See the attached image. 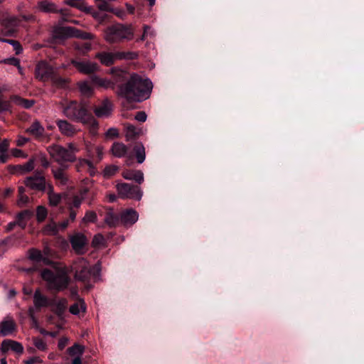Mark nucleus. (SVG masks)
Returning <instances> with one entry per match:
<instances>
[{
  "instance_id": "nucleus-28",
  "label": "nucleus",
  "mask_w": 364,
  "mask_h": 364,
  "mask_svg": "<svg viewBox=\"0 0 364 364\" xmlns=\"http://www.w3.org/2000/svg\"><path fill=\"white\" fill-rule=\"evenodd\" d=\"M120 217L114 213L112 208H107L105 217V223L110 228L116 227L119 223Z\"/></svg>"
},
{
  "instance_id": "nucleus-31",
  "label": "nucleus",
  "mask_w": 364,
  "mask_h": 364,
  "mask_svg": "<svg viewBox=\"0 0 364 364\" xmlns=\"http://www.w3.org/2000/svg\"><path fill=\"white\" fill-rule=\"evenodd\" d=\"M141 130L132 124L126 125L125 137L127 141H132L136 139L141 134Z\"/></svg>"
},
{
  "instance_id": "nucleus-64",
  "label": "nucleus",
  "mask_w": 364,
  "mask_h": 364,
  "mask_svg": "<svg viewBox=\"0 0 364 364\" xmlns=\"http://www.w3.org/2000/svg\"><path fill=\"white\" fill-rule=\"evenodd\" d=\"M28 141V138L20 136V137H18V139L17 140V145L21 146L24 145Z\"/></svg>"
},
{
  "instance_id": "nucleus-42",
  "label": "nucleus",
  "mask_w": 364,
  "mask_h": 364,
  "mask_svg": "<svg viewBox=\"0 0 364 364\" xmlns=\"http://www.w3.org/2000/svg\"><path fill=\"white\" fill-rule=\"evenodd\" d=\"M79 88L81 93L86 96L91 95L92 92V88L87 82H82L79 84Z\"/></svg>"
},
{
  "instance_id": "nucleus-30",
  "label": "nucleus",
  "mask_w": 364,
  "mask_h": 364,
  "mask_svg": "<svg viewBox=\"0 0 364 364\" xmlns=\"http://www.w3.org/2000/svg\"><path fill=\"white\" fill-rule=\"evenodd\" d=\"M133 151L138 164H142L146 159L145 147L142 143H136L134 147Z\"/></svg>"
},
{
  "instance_id": "nucleus-13",
  "label": "nucleus",
  "mask_w": 364,
  "mask_h": 364,
  "mask_svg": "<svg viewBox=\"0 0 364 364\" xmlns=\"http://www.w3.org/2000/svg\"><path fill=\"white\" fill-rule=\"evenodd\" d=\"M70 242L73 249L77 254H82L84 252V247L87 245V237L80 232H77L70 236Z\"/></svg>"
},
{
  "instance_id": "nucleus-33",
  "label": "nucleus",
  "mask_w": 364,
  "mask_h": 364,
  "mask_svg": "<svg viewBox=\"0 0 364 364\" xmlns=\"http://www.w3.org/2000/svg\"><path fill=\"white\" fill-rule=\"evenodd\" d=\"M51 305L55 306V311L58 316H61L65 312L68 306V300L65 298L54 301Z\"/></svg>"
},
{
  "instance_id": "nucleus-14",
  "label": "nucleus",
  "mask_w": 364,
  "mask_h": 364,
  "mask_svg": "<svg viewBox=\"0 0 364 364\" xmlns=\"http://www.w3.org/2000/svg\"><path fill=\"white\" fill-rule=\"evenodd\" d=\"M53 74V68L47 63L41 61L36 68V76L38 79L46 81L52 77Z\"/></svg>"
},
{
  "instance_id": "nucleus-41",
  "label": "nucleus",
  "mask_w": 364,
  "mask_h": 364,
  "mask_svg": "<svg viewBox=\"0 0 364 364\" xmlns=\"http://www.w3.org/2000/svg\"><path fill=\"white\" fill-rule=\"evenodd\" d=\"M58 225L55 222L50 223L44 228V232L49 235H55L58 232Z\"/></svg>"
},
{
  "instance_id": "nucleus-6",
  "label": "nucleus",
  "mask_w": 364,
  "mask_h": 364,
  "mask_svg": "<svg viewBox=\"0 0 364 364\" xmlns=\"http://www.w3.org/2000/svg\"><path fill=\"white\" fill-rule=\"evenodd\" d=\"M95 267L90 268L89 263L82 257L77 258L71 266L76 280L87 282L90 279Z\"/></svg>"
},
{
  "instance_id": "nucleus-46",
  "label": "nucleus",
  "mask_w": 364,
  "mask_h": 364,
  "mask_svg": "<svg viewBox=\"0 0 364 364\" xmlns=\"http://www.w3.org/2000/svg\"><path fill=\"white\" fill-rule=\"evenodd\" d=\"M33 344L37 349H38L41 351H45L47 350V344L41 338H38V337L34 338H33Z\"/></svg>"
},
{
  "instance_id": "nucleus-23",
  "label": "nucleus",
  "mask_w": 364,
  "mask_h": 364,
  "mask_svg": "<svg viewBox=\"0 0 364 364\" xmlns=\"http://www.w3.org/2000/svg\"><path fill=\"white\" fill-rule=\"evenodd\" d=\"M76 168L77 171H82L87 168L89 174L91 176H95L96 173V168L93 163L87 159H79L76 164Z\"/></svg>"
},
{
  "instance_id": "nucleus-1",
  "label": "nucleus",
  "mask_w": 364,
  "mask_h": 364,
  "mask_svg": "<svg viewBox=\"0 0 364 364\" xmlns=\"http://www.w3.org/2000/svg\"><path fill=\"white\" fill-rule=\"evenodd\" d=\"M96 82L101 87L112 90L117 87L116 94L128 102H142L150 96L153 85L150 80L140 75L122 70L112 69V79L97 78Z\"/></svg>"
},
{
  "instance_id": "nucleus-20",
  "label": "nucleus",
  "mask_w": 364,
  "mask_h": 364,
  "mask_svg": "<svg viewBox=\"0 0 364 364\" xmlns=\"http://www.w3.org/2000/svg\"><path fill=\"white\" fill-rule=\"evenodd\" d=\"M56 124L62 134L71 136L76 133L75 126L67 120L59 119L56 122Z\"/></svg>"
},
{
  "instance_id": "nucleus-63",
  "label": "nucleus",
  "mask_w": 364,
  "mask_h": 364,
  "mask_svg": "<svg viewBox=\"0 0 364 364\" xmlns=\"http://www.w3.org/2000/svg\"><path fill=\"white\" fill-rule=\"evenodd\" d=\"M70 222V221L68 219H67V220L58 223V225L59 228V230L65 229L68 227Z\"/></svg>"
},
{
  "instance_id": "nucleus-39",
  "label": "nucleus",
  "mask_w": 364,
  "mask_h": 364,
  "mask_svg": "<svg viewBox=\"0 0 364 364\" xmlns=\"http://www.w3.org/2000/svg\"><path fill=\"white\" fill-rule=\"evenodd\" d=\"M75 48L79 51L82 55H85L92 48V44L89 42H85L82 43H77L75 46Z\"/></svg>"
},
{
  "instance_id": "nucleus-58",
  "label": "nucleus",
  "mask_w": 364,
  "mask_h": 364,
  "mask_svg": "<svg viewBox=\"0 0 364 364\" xmlns=\"http://www.w3.org/2000/svg\"><path fill=\"white\" fill-rule=\"evenodd\" d=\"M95 152L97 156V161H100L102 160L103 157V149L102 146H97L95 149Z\"/></svg>"
},
{
  "instance_id": "nucleus-52",
  "label": "nucleus",
  "mask_w": 364,
  "mask_h": 364,
  "mask_svg": "<svg viewBox=\"0 0 364 364\" xmlns=\"http://www.w3.org/2000/svg\"><path fill=\"white\" fill-rule=\"evenodd\" d=\"M24 363L25 364H41L43 363V360L39 357H31L28 360H25Z\"/></svg>"
},
{
  "instance_id": "nucleus-25",
  "label": "nucleus",
  "mask_w": 364,
  "mask_h": 364,
  "mask_svg": "<svg viewBox=\"0 0 364 364\" xmlns=\"http://www.w3.org/2000/svg\"><path fill=\"white\" fill-rule=\"evenodd\" d=\"M129 148L121 142H114L111 148L112 154L117 158H122L127 156Z\"/></svg>"
},
{
  "instance_id": "nucleus-19",
  "label": "nucleus",
  "mask_w": 364,
  "mask_h": 364,
  "mask_svg": "<svg viewBox=\"0 0 364 364\" xmlns=\"http://www.w3.org/2000/svg\"><path fill=\"white\" fill-rule=\"evenodd\" d=\"M75 28L71 26L60 27L53 31V37L57 40H63L68 37H73Z\"/></svg>"
},
{
  "instance_id": "nucleus-44",
  "label": "nucleus",
  "mask_w": 364,
  "mask_h": 364,
  "mask_svg": "<svg viewBox=\"0 0 364 364\" xmlns=\"http://www.w3.org/2000/svg\"><path fill=\"white\" fill-rule=\"evenodd\" d=\"M0 41L2 42L8 43L10 45H11L14 47V50H15V53L16 55H18L22 52L23 49H22V47H21V44L19 43V42L14 41V40H11V39H1L0 38Z\"/></svg>"
},
{
  "instance_id": "nucleus-29",
  "label": "nucleus",
  "mask_w": 364,
  "mask_h": 364,
  "mask_svg": "<svg viewBox=\"0 0 364 364\" xmlns=\"http://www.w3.org/2000/svg\"><path fill=\"white\" fill-rule=\"evenodd\" d=\"M33 215V212L31 210H24L18 213L16 215V220L18 225L21 228H25L26 225V220H28Z\"/></svg>"
},
{
  "instance_id": "nucleus-3",
  "label": "nucleus",
  "mask_w": 364,
  "mask_h": 364,
  "mask_svg": "<svg viewBox=\"0 0 364 364\" xmlns=\"http://www.w3.org/2000/svg\"><path fill=\"white\" fill-rule=\"evenodd\" d=\"M69 272L70 270L66 266H55V272L45 269L41 272V275L46 282L50 290L60 291L67 289L70 282Z\"/></svg>"
},
{
  "instance_id": "nucleus-24",
  "label": "nucleus",
  "mask_w": 364,
  "mask_h": 364,
  "mask_svg": "<svg viewBox=\"0 0 364 364\" xmlns=\"http://www.w3.org/2000/svg\"><path fill=\"white\" fill-rule=\"evenodd\" d=\"M35 168L34 159H29L26 164L23 165H16L13 166V173L23 174L32 171Z\"/></svg>"
},
{
  "instance_id": "nucleus-12",
  "label": "nucleus",
  "mask_w": 364,
  "mask_h": 364,
  "mask_svg": "<svg viewBox=\"0 0 364 364\" xmlns=\"http://www.w3.org/2000/svg\"><path fill=\"white\" fill-rule=\"evenodd\" d=\"M23 349L21 343L11 339L4 340L0 345V352L2 354L6 353L9 350H12L17 354H22Z\"/></svg>"
},
{
  "instance_id": "nucleus-60",
  "label": "nucleus",
  "mask_w": 364,
  "mask_h": 364,
  "mask_svg": "<svg viewBox=\"0 0 364 364\" xmlns=\"http://www.w3.org/2000/svg\"><path fill=\"white\" fill-rule=\"evenodd\" d=\"M149 30H150V27H149L148 26H144V33L137 41H144L146 36H147L149 34Z\"/></svg>"
},
{
  "instance_id": "nucleus-9",
  "label": "nucleus",
  "mask_w": 364,
  "mask_h": 364,
  "mask_svg": "<svg viewBox=\"0 0 364 364\" xmlns=\"http://www.w3.org/2000/svg\"><path fill=\"white\" fill-rule=\"evenodd\" d=\"M20 21V19L15 16L2 19L1 22V33L5 36H12L17 31Z\"/></svg>"
},
{
  "instance_id": "nucleus-21",
  "label": "nucleus",
  "mask_w": 364,
  "mask_h": 364,
  "mask_svg": "<svg viewBox=\"0 0 364 364\" xmlns=\"http://www.w3.org/2000/svg\"><path fill=\"white\" fill-rule=\"evenodd\" d=\"M122 176L126 180L134 181L138 184H141L144 180V173L140 170L127 169L123 171Z\"/></svg>"
},
{
  "instance_id": "nucleus-22",
  "label": "nucleus",
  "mask_w": 364,
  "mask_h": 364,
  "mask_svg": "<svg viewBox=\"0 0 364 364\" xmlns=\"http://www.w3.org/2000/svg\"><path fill=\"white\" fill-rule=\"evenodd\" d=\"M68 168V166H60L57 168H52V173L53 174V177L55 180L59 181L60 185H67L69 178L67 173H65V169Z\"/></svg>"
},
{
  "instance_id": "nucleus-36",
  "label": "nucleus",
  "mask_w": 364,
  "mask_h": 364,
  "mask_svg": "<svg viewBox=\"0 0 364 364\" xmlns=\"http://www.w3.org/2000/svg\"><path fill=\"white\" fill-rule=\"evenodd\" d=\"M28 258L34 262H44L45 263H48V260L45 258L42 254V252L34 248H31L28 250Z\"/></svg>"
},
{
  "instance_id": "nucleus-16",
  "label": "nucleus",
  "mask_w": 364,
  "mask_h": 364,
  "mask_svg": "<svg viewBox=\"0 0 364 364\" xmlns=\"http://www.w3.org/2000/svg\"><path fill=\"white\" fill-rule=\"evenodd\" d=\"M26 132L36 139L43 138L46 135V130L38 120L33 121L26 129Z\"/></svg>"
},
{
  "instance_id": "nucleus-27",
  "label": "nucleus",
  "mask_w": 364,
  "mask_h": 364,
  "mask_svg": "<svg viewBox=\"0 0 364 364\" xmlns=\"http://www.w3.org/2000/svg\"><path fill=\"white\" fill-rule=\"evenodd\" d=\"M87 192V188H84L80 191V195L74 196L69 201H68V205L69 208L74 209L79 208L81 205L82 200H84L85 196Z\"/></svg>"
},
{
  "instance_id": "nucleus-34",
  "label": "nucleus",
  "mask_w": 364,
  "mask_h": 364,
  "mask_svg": "<svg viewBox=\"0 0 364 364\" xmlns=\"http://www.w3.org/2000/svg\"><path fill=\"white\" fill-rule=\"evenodd\" d=\"M11 100L16 105L25 109L31 108L35 102L34 100L23 99L18 96L11 97Z\"/></svg>"
},
{
  "instance_id": "nucleus-43",
  "label": "nucleus",
  "mask_w": 364,
  "mask_h": 364,
  "mask_svg": "<svg viewBox=\"0 0 364 364\" xmlns=\"http://www.w3.org/2000/svg\"><path fill=\"white\" fill-rule=\"evenodd\" d=\"M117 55L118 57V60H134L138 56L137 53L135 52H117Z\"/></svg>"
},
{
  "instance_id": "nucleus-48",
  "label": "nucleus",
  "mask_w": 364,
  "mask_h": 364,
  "mask_svg": "<svg viewBox=\"0 0 364 364\" xmlns=\"http://www.w3.org/2000/svg\"><path fill=\"white\" fill-rule=\"evenodd\" d=\"M97 220V214L94 211L86 212L82 220L85 223H95Z\"/></svg>"
},
{
  "instance_id": "nucleus-51",
  "label": "nucleus",
  "mask_w": 364,
  "mask_h": 364,
  "mask_svg": "<svg viewBox=\"0 0 364 364\" xmlns=\"http://www.w3.org/2000/svg\"><path fill=\"white\" fill-rule=\"evenodd\" d=\"M146 118H147L146 114L142 111L138 112L136 114L135 117H134V119L136 120H137L138 122H144L146 120Z\"/></svg>"
},
{
  "instance_id": "nucleus-11",
  "label": "nucleus",
  "mask_w": 364,
  "mask_h": 364,
  "mask_svg": "<svg viewBox=\"0 0 364 364\" xmlns=\"http://www.w3.org/2000/svg\"><path fill=\"white\" fill-rule=\"evenodd\" d=\"M16 330V323L11 316H6L0 323V335L2 336L11 335Z\"/></svg>"
},
{
  "instance_id": "nucleus-18",
  "label": "nucleus",
  "mask_w": 364,
  "mask_h": 364,
  "mask_svg": "<svg viewBox=\"0 0 364 364\" xmlns=\"http://www.w3.org/2000/svg\"><path fill=\"white\" fill-rule=\"evenodd\" d=\"M139 218L137 212L133 209L123 211L120 215V220L124 225H132Z\"/></svg>"
},
{
  "instance_id": "nucleus-37",
  "label": "nucleus",
  "mask_w": 364,
  "mask_h": 364,
  "mask_svg": "<svg viewBox=\"0 0 364 364\" xmlns=\"http://www.w3.org/2000/svg\"><path fill=\"white\" fill-rule=\"evenodd\" d=\"M84 352V347L77 343L68 348V353L71 356H81Z\"/></svg>"
},
{
  "instance_id": "nucleus-49",
  "label": "nucleus",
  "mask_w": 364,
  "mask_h": 364,
  "mask_svg": "<svg viewBox=\"0 0 364 364\" xmlns=\"http://www.w3.org/2000/svg\"><path fill=\"white\" fill-rule=\"evenodd\" d=\"M4 63L16 66L18 70H21L20 61L18 58H9L4 60Z\"/></svg>"
},
{
  "instance_id": "nucleus-38",
  "label": "nucleus",
  "mask_w": 364,
  "mask_h": 364,
  "mask_svg": "<svg viewBox=\"0 0 364 364\" xmlns=\"http://www.w3.org/2000/svg\"><path fill=\"white\" fill-rule=\"evenodd\" d=\"M119 169V166L114 164L107 166L103 171L104 176L106 178H110L114 176Z\"/></svg>"
},
{
  "instance_id": "nucleus-57",
  "label": "nucleus",
  "mask_w": 364,
  "mask_h": 364,
  "mask_svg": "<svg viewBox=\"0 0 364 364\" xmlns=\"http://www.w3.org/2000/svg\"><path fill=\"white\" fill-rule=\"evenodd\" d=\"M68 343V339L66 337L61 338L58 341V348L63 350Z\"/></svg>"
},
{
  "instance_id": "nucleus-17",
  "label": "nucleus",
  "mask_w": 364,
  "mask_h": 364,
  "mask_svg": "<svg viewBox=\"0 0 364 364\" xmlns=\"http://www.w3.org/2000/svg\"><path fill=\"white\" fill-rule=\"evenodd\" d=\"M95 58H97L100 60V62L105 66H110L117 60H118L117 53H111V52H105V51L97 53L95 55Z\"/></svg>"
},
{
  "instance_id": "nucleus-59",
  "label": "nucleus",
  "mask_w": 364,
  "mask_h": 364,
  "mask_svg": "<svg viewBox=\"0 0 364 364\" xmlns=\"http://www.w3.org/2000/svg\"><path fill=\"white\" fill-rule=\"evenodd\" d=\"M119 134L118 131L115 128H110L107 130V135L116 137Z\"/></svg>"
},
{
  "instance_id": "nucleus-26",
  "label": "nucleus",
  "mask_w": 364,
  "mask_h": 364,
  "mask_svg": "<svg viewBox=\"0 0 364 364\" xmlns=\"http://www.w3.org/2000/svg\"><path fill=\"white\" fill-rule=\"evenodd\" d=\"M33 304L37 309L42 307H46L49 305L48 298L43 295L39 289L36 290L33 294Z\"/></svg>"
},
{
  "instance_id": "nucleus-40",
  "label": "nucleus",
  "mask_w": 364,
  "mask_h": 364,
  "mask_svg": "<svg viewBox=\"0 0 364 364\" xmlns=\"http://www.w3.org/2000/svg\"><path fill=\"white\" fill-rule=\"evenodd\" d=\"M48 215V211L44 206L39 205L36 210V219L38 223L44 221Z\"/></svg>"
},
{
  "instance_id": "nucleus-56",
  "label": "nucleus",
  "mask_w": 364,
  "mask_h": 364,
  "mask_svg": "<svg viewBox=\"0 0 364 364\" xmlns=\"http://www.w3.org/2000/svg\"><path fill=\"white\" fill-rule=\"evenodd\" d=\"M104 237L102 235H97L94 237L92 240V244L93 245H99L103 242Z\"/></svg>"
},
{
  "instance_id": "nucleus-35",
  "label": "nucleus",
  "mask_w": 364,
  "mask_h": 364,
  "mask_svg": "<svg viewBox=\"0 0 364 364\" xmlns=\"http://www.w3.org/2000/svg\"><path fill=\"white\" fill-rule=\"evenodd\" d=\"M48 191L49 204L52 206H57L61 201L62 196L59 193L53 192V187L50 185L48 186Z\"/></svg>"
},
{
  "instance_id": "nucleus-50",
  "label": "nucleus",
  "mask_w": 364,
  "mask_h": 364,
  "mask_svg": "<svg viewBox=\"0 0 364 364\" xmlns=\"http://www.w3.org/2000/svg\"><path fill=\"white\" fill-rule=\"evenodd\" d=\"M51 79L53 82L59 87H64L67 82L66 80L61 77H52Z\"/></svg>"
},
{
  "instance_id": "nucleus-32",
  "label": "nucleus",
  "mask_w": 364,
  "mask_h": 364,
  "mask_svg": "<svg viewBox=\"0 0 364 364\" xmlns=\"http://www.w3.org/2000/svg\"><path fill=\"white\" fill-rule=\"evenodd\" d=\"M38 9L39 11L42 12L46 13H56L58 12V10L56 9L55 5L48 1V0H43L38 4Z\"/></svg>"
},
{
  "instance_id": "nucleus-4",
  "label": "nucleus",
  "mask_w": 364,
  "mask_h": 364,
  "mask_svg": "<svg viewBox=\"0 0 364 364\" xmlns=\"http://www.w3.org/2000/svg\"><path fill=\"white\" fill-rule=\"evenodd\" d=\"M134 29L132 24L115 23L105 28L104 38L109 43H117L131 41L134 38Z\"/></svg>"
},
{
  "instance_id": "nucleus-2",
  "label": "nucleus",
  "mask_w": 364,
  "mask_h": 364,
  "mask_svg": "<svg viewBox=\"0 0 364 364\" xmlns=\"http://www.w3.org/2000/svg\"><path fill=\"white\" fill-rule=\"evenodd\" d=\"M91 109L90 105L87 101L72 100L63 107V113L72 121L90 125L93 129H96L98 123L92 115Z\"/></svg>"
},
{
  "instance_id": "nucleus-55",
  "label": "nucleus",
  "mask_w": 364,
  "mask_h": 364,
  "mask_svg": "<svg viewBox=\"0 0 364 364\" xmlns=\"http://www.w3.org/2000/svg\"><path fill=\"white\" fill-rule=\"evenodd\" d=\"M89 13L92 14V16L95 18L98 19L101 21H103L105 18L104 14H101L100 12L94 11V9L92 8V10Z\"/></svg>"
},
{
  "instance_id": "nucleus-47",
  "label": "nucleus",
  "mask_w": 364,
  "mask_h": 364,
  "mask_svg": "<svg viewBox=\"0 0 364 364\" xmlns=\"http://www.w3.org/2000/svg\"><path fill=\"white\" fill-rule=\"evenodd\" d=\"M80 309L83 311H85V306L84 303H82L80 306L77 303L71 305L69 311L72 314L78 315L80 314Z\"/></svg>"
},
{
  "instance_id": "nucleus-5",
  "label": "nucleus",
  "mask_w": 364,
  "mask_h": 364,
  "mask_svg": "<svg viewBox=\"0 0 364 364\" xmlns=\"http://www.w3.org/2000/svg\"><path fill=\"white\" fill-rule=\"evenodd\" d=\"M48 151L51 158L60 166H67V162H73L76 159L75 154L79 151L78 148L73 143L68 148L54 144L48 147Z\"/></svg>"
},
{
  "instance_id": "nucleus-45",
  "label": "nucleus",
  "mask_w": 364,
  "mask_h": 364,
  "mask_svg": "<svg viewBox=\"0 0 364 364\" xmlns=\"http://www.w3.org/2000/svg\"><path fill=\"white\" fill-rule=\"evenodd\" d=\"M73 37L82 38V39H92L94 36L87 32H84L78 29L75 28Z\"/></svg>"
},
{
  "instance_id": "nucleus-15",
  "label": "nucleus",
  "mask_w": 364,
  "mask_h": 364,
  "mask_svg": "<svg viewBox=\"0 0 364 364\" xmlns=\"http://www.w3.org/2000/svg\"><path fill=\"white\" fill-rule=\"evenodd\" d=\"M95 116L98 118H105L111 115L112 112V103L107 100H104L102 103L93 109Z\"/></svg>"
},
{
  "instance_id": "nucleus-53",
  "label": "nucleus",
  "mask_w": 364,
  "mask_h": 364,
  "mask_svg": "<svg viewBox=\"0 0 364 364\" xmlns=\"http://www.w3.org/2000/svg\"><path fill=\"white\" fill-rule=\"evenodd\" d=\"M9 146V141L7 139H4L0 143V153H6Z\"/></svg>"
},
{
  "instance_id": "nucleus-61",
  "label": "nucleus",
  "mask_w": 364,
  "mask_h": 364,
  "mask_svg": "<svg viewBox=\"0 0 364 364\" xmlns=\"http://www.w3.org/2000/svg\"><path fill=\"white\" fill-rule=\"evenodd\" d=\"M43 255L46 257H50L52 255V250L49 247L48 245H46L43 247Z\"/></svg>"
},
{
  "instance_id": "nucleus-10",
  "label": "nucleus",
  "mask_w": 364,
  "mask_h": 364,
  "mask_svg": "<svg viewBox=\"0 0 364 364\" xmlns=\"http://www.w3.org/2000/svg\"><path fill=\"white\" fill-rule=\"evenodd\" d=\"M71 63L80 73L83 74L94 73L99 68L96 63L89 60H72Z\"/></svg>"
},
{
  "instance_id": "nucleus-54",
  "label": "nucleus",
  "mask_w": 364,
  "mask_h": 364,
  "mask_svg": "<svg viewBox=\"0 0 364 364\" xmlns=\"http://www.w3.org/2000/svg\"><path fill=\"white\" fill-rule=\"evenodd\" d=\"M29 201V198L26 195L18 196V205L21 206L26 204Z\"/></svg>"
},
{
  "instance_id": "nucleus-8",
  "label": "nucleus",
  "mask_w": 364,
  "mask_h": 364,
  "mask_svg": "<svg viewBox=\"0 0 364 364\" xmlns=\"http://www.w3.org/2000/svg\"><path fill=\"white\" fill-rule=\"evenodd\" d=\"M25 186L33 191H45L46 188V180L43 171L37 170L33 176H28L24 181Z\"/></svg>"
},
{
  "instance_id": "nucleus-7",
  "label": "nucleus",
  "mask_w": 364,
  "mask_h": 364,
  "mask_svg": "<svg viewBox=\"0 0 364 364\" xmlns=\"http://www.w3.org/2000/svg\"><path fill=\"white\" fill-rule=\"evenodd\" d=\"M117 190L119 196L124 199L128 198L140 200L143 196V192L140 187L131 183H119L117 185Z\"/></svg>"
},
{
  "instance_id": "nucleus-62",
  "label": "nucleus",
  "mask_w": 364,
  "mask_h": 364,
  "mask_svg": "<svg viewBox=\"0 0 364 364\" xmlns=\"http://www.w3.org/2000/svg\"><path fill=\"white\" fill-rule=\"evenodd\" d=\"M40 160H41V166L43 168H46L50 166V162L48 161V159H46V156L41 157Z\"/></svg>"
}]
</instances>
